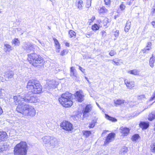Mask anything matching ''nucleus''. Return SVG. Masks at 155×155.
<instances>
[{"mask_svg": "<svg viewBox=\"0 0 155 155\" xmlns=\"http://www.w3.org/2000/svg\"><path fill=\"white\" fill-rule=\"evenodd\" d=\"M27 60L32 66L39 68L44 67L45 62L43 57L35 52L28 54Z\"/></svg>", "mask_w": 155, "mask_h": 155, "instance_id": "1", "label": "nucleus"}, {"mask_svg": "<svg viewBox=\"0 0 155 155\" xmlns=\"http://www.w3.org/2000/svg\"><path fill=\"white\" fill-rule=\"evenodd\" d=\"M26 88L28 91L34 94H40L43 92L42 85L39 81L35 79L29 80L27 83Z\"/></svg>", "mask_w": 155, "mask_h": 155, "instance_id": "2", "label": "nucleus"}, {"mask_svg": "<svg viewBox=\"0 0 155 155\" xmlns=\"http://www.w3.org/2000/svg\"><path fill=\"white\" fill-rule=\"evenodd\" d=\"M73 94L68 91L62 94L58 98L60 104L63 107L69 108L73 104Z\"/></svg>", "mask_w": 155, "mask_h": 155, "instance_id": "3", "label": "nucleus"}, {"mask_svg": "<svg viewBox=\"0 0 155 155\" xmlns=\"http://www.w3.org/2000/svg\"><path fill=\"white\" fill-rule=\"evenodd\" d=\"M28 148L27 143L25 141H21L15 146L14 154L15 155H27Z\"/></svg>", "mask_w": 155, "mask_h": 155, "instance_id": "4", "label": "nucleus"}, {"mask_svg": "<svg viewBox=\"0 0 155 155\" xmlns=\"http://www.w3.org/2000/svg\"><path fill=\"white\" fill-rule=\"evenodd\" d=\"M23 107V108L22 109L20 107L17 109L19 111L18 113L30 117H34L36 114V110L34 107L26 104H25V105Z\"/></svg>", "mask_w": 155, "mask_h": 155, "instance_id": "5", "label": "nucleus"}, {"mask_svg": "<svg viewBox=\"0 0 155 155\" xmlns=\"http://www.w3.org/2000/svg\"><path fill=\"white\" fill-rule=\"evenodd\" d=\"M60 126L63 130L68 132H71L74 129L73 124L67 120L63 121L60 123Z\"/></svg>", "mask_w": 155, "mask_h": 155, "instance_id": "6", "label": "nucleus"}, {"mask_svg": "<svg viewBox=\"0 0 155 155\" xmlns=\"http://www.w3.org/2000/svg\"><path fill=\"white\" fill-rule=\"evenodd\" d=\"M23 98H22L19 95H15L13 97V99L14 102L15 104L16 105H17V107L16 109V110L18 112H19V111H18V109L20 107L21 109L23 108V107L25 105V104H23V103H22L21 101L22 100H23Z\"/></svg>", "mask_w": 155, "mask_h": 155, "instance_id": "7", "label": "nucleus"}, {"mask_svg": "<svg viewBox=\"0 0 155 155\" xmlns=\"http://www.w3.org/2000/svg\"><path fill=\"white\" fill-rule=\"evenodd\" d=\"M96 21L97 23L100 25L101 27L107 28L109 26L110 21L108 18L105 17L102 20L100 19H98Z\"/></svg>", "mask_w": 155, "mask_h": 155, "instance_id": "8", "label": "nucleus"}, {"mask_svg": "<svg viewBox=\"0 0 155 155\" xmlns=\"http://www.w3.org/2000/svg\"><path fill=\"white\" fill-rule=\"evenodd\" d=\"M115 136V134L114 133L111 132L108 134L104 141V145H107L110 142L114 140Z\"/></svg>", "mask_w": 155, "mask_h": 155, "instance_id": "9", "label": "nucleus"}, {"mask_svg": "<svg viewBox=\"0 0 155 155\" xmlns=\"http://www.w3.org/2000/svg\"><path fill=\"white\" fill-rule=\"evenodd\" d=\"M74 97L79 102H82L84 100V95L81 90L76 91L74 94Z\"/></svg>", "mask_w": 155, "mask_h": 155, "instance_id": "10", "label": "nucleus"}, {"mask_svg": "<svg viewBox=\"0 0 155 155\" xmlns=\"http://www.w3.org/2000/svg\"><path fill=\"white\" fill-rule=\"evenodd\" d=\"M23 101L28 103H36L38 101L37 97L36 96H30L29 95L23 97Z\"/></svg>", "mask_w": 155, "mask_h": 155, "instance_id": "11", "label": "nucleus"}, {"mask_svg": "<svg viewBox=\"0 0 155 155\" xmlns=\"http://www.w3.org/2000/svg\"><path fill=\"white\" fill-rule=\"evenodd\" d=\"M92 109V106L90 104H87L84 107L82 111L83 114V117L84 118L87 117L88 116V114L90 112Z\"/></svg>", "mask_w": 155, "mask_h": 155, "instance_id": "12", "label": "nucleus"}, {"mask_svg": "<svg viewBox=\"0 0 155 155\" xmlns=\"http://www.w3.org/2000/svg\"><path fill=\"white\" fill-rule=\"evenodd\" d=\"M130 130V128L122 126L119 128V132L123 137L127 136L129 134Z\"/></svg>", "mask_w": 155, "mask_h": 155, "instance_id": "13", "label": "nucleus"}, {"mask_svg": "<svg viewBox=\"0 0 155 155\" xmlns=\"http://www.w3.org/2000/svg\"><path fill=\"white\" fill-rule=\"evenodd\" d=\"M124 84L127 88L129 89H134L135 87V82L134 81L129 79L124 80Z\"/></svg>", "mask_w": 155, "mask_h": 155, "instance_id": "14", "label": "nucleus"}, {"mask_svg": "<svg viewBox=\"0 0 155 155\" xmlns=\"http://www.w3.org/2000/svg\"><path fill=\"white\" fill-rule=\"evenodd\" d=\"M98 12L100 15H104L108 12V10L105 6H103L100 7L98 9Z\"/></svg>", "mask_w": 155, "mask_h": 155, "instance_id": "15", "label": "nucleus"}, {"mask_svg": "<svg viewBox=\"0 0 155 155\" xmlns=\"http://www.w3.org/2000/svg\"><path fill=\"white\" fill-rule=\"evenodd\" d=\"M150 126V123L148 122L140 121L139 124V127L142 130H146Z\"/></svg>", "mask_w": 155, "mask_h": 155, "instance_id": "16", "label": "nucleus"}, {"mask_svg": "<svg viewBox=\"0 0 155 155\" xmlns=\"http://www.w3.org/2000/svg\"><path fill=\"white\" fill-rule=\"evenodd\" d=\"M53 39L54 42V46L56 48V52L59 53L61 48V45L57 39L53 38Z\"/></svg>", "mask_w": 155, "mask_h": 155, "instance_id": "17", "label": "nucleus"}, {"mask_svg": "<svg viewBox=\"0 0 155 155\" xmlns=\"http://www.w3.org/2000/svg\"><path fill=\"white\" fill-rule=\"evenodd\" d=\"M70 75L71 77L77 78V73L74 67H71L70 68Z\"/></svg>", "mask_w": 155, "mask_h": 155, "instance_id": "18", "label": "nucleus"}, {"mask_svg": "<svg viewBox=\"0 0 155 155\" xmlns=\"http://www.w3.org/2000/svg\"><path fill=\"white\" fill-rule=\"evenodd\" d=\"M4 49L6 53L9 52L13 49V48L11 45L8 44H4Z\"/></svg>", "mask_w": 155, "mask_h": 155, "instance_id": "19", "label": "nucleus"}, {"mask_svg": "<svg viewBox=\"0 0 155 155\" xmlns=\"http://www.w3.org/2000/svg\"><path fill=\"white\" fill-rule=\"evenodd\" d=\"M7 136V134L5 132L0 131V142L5 140Z\"/></svg>", "mask_w": 155, "mask_h": 155, "instance_id": "20", "label": "nucleus"}, {"mask_svg": "<svg viewBox=\"0 0 155 155\" xmlns=\"http://www.w3.org/2000/svg\"><path fill=\"white\" fill-rule=\"evenodd\" d=\"M101 28L100 25L98 23H95L91 26V29L93 31H96L98 30Z\"/></svg>", "mask_w": 155, "mask_h": 155, "instance_id": "21", "label": "nucleus"}, {"mask_svg": "<svg viewBox=\"0 0 155 155\" xmlns=\"http://www.w3.org/2000/svg\"><path fill=\"white\" fill-rule=\"evenodd\" d=\"M148 119L150 121L155 119V110L152 111L149 114Z\"/></svg>", "mask_w": 155, "mask_h": 155, "instance_id": "22", "label": "nucleus"}, {"mask_svg": "<svg viewBox=\"0 0 155 155\" xmlns=\"http://www.w3.org/2000/svg\"><path fill=\"white\" fill-rule=\"evenodd\" d=\"M83 5V2L82 0H78L75 3L76 6L79 9H82Z\"/></svg>", "mask_w": 155, "mask_h": 155, "instance_id": "23", "label": "nucleus"}, {"mask_svg": "<svg viewBox=\"0 0 155 155\" xmlns=\"http://www.w3.org/2000/svg\"><path fill=\"white\" fill-rule=\"evenodd\" d=\"M97 118H94L93 119L91 122L89 124L88 126L89 128H94L95 127L96 124L97 123Z\"/></svg>", "mask_w": 155, "mask_h": 155, "instance_id": "24", "label": "nucleus"}, {"mask_svg": "<svg viewBox=\"0 0 155 155\" xmlns=\"http://www.w3.org/2000/svg\"><path fill=\"white\" fill-rule=\"evenodd\" d=\"M59 54V55L61 57H64L66 56L69 52L68 49H64L62 50Z\"/></svg>", "mask_w": 155, "mask_h": 155, "instance_id": "25", "label": "nucleus"}, {"mask_svg": "<svg viewBox=\"0 0 155 155\" xmlns=\"http://www.w3.org/2000/svg\"><path fill=\"white\" fill-rule=\"evenodd\" d=\"M128 73L130 74L137 75L139 74V71L137 69H134L128 71Z\"/></svg>", "mask_w": 155, "mask_h": 155, "instance_id": "26", "label": "nucleus"}, {"mask_svg": "<svg viewBox=\"0 0 155 155\" xmlns=\"http://www.w3.org/2000/svg\"><path fill=\"white\" fill-rule=\"evenodd\" d=\"M68 34L69 35V36L70 38H74L76 37V33L72 30H70L68 31Z\"/></svg>", "mask_w": 155, "mask_h": 155, "instance_id": "27", "label": "nucleus"}, {"mask_svg": "<svg viewBox=\"0 0 155 155\" xmlns=\"http://www.w3.org/2000/svg\"><path fill=\"white\" fill-rule=\"evenodd\" d=\"M155 61V57L152 55L149 60V65L151 67L153 68L154 67Z\"/></svg>", "mask_w": 155, "mask_h": 155, "instance_id": "28", "label": "nucleus"}, {"mask_svg": "<svg viewBox=\"0 0 155 155\" xmlns=\"http://www.w3.org/2000/svg\"><path fill=\"white\" fill-rule=\"evenodd\" d=\"M105 117L108 120L113 122H116L117 120L114 117L109 116L107 114H105Z\"/></svg>", "mask_w": 155, "mask_h": 155, "instance_id": "29", "label": "nucleus"}, {"mask_svg": "<svg viewBox=\"0 0 155 155\" xmlns=\"http://www.w3.org/2000/svg\"><path fill=\"white\" fill-rule=\"evenodd\" d=\"M121 60L118 58H116L113 59L112 61L113 62L114 64L116 65H119L120 64V61Z\"/></svg>", "mask_w": 155, "mask_h": 155, "instance_id": "30", "label": "nucleus"}, {"mask_svg": "<svg viewBox=\"0 0 155 155\" xmlns=\"http://www.w3.org/2000/svg\"><path fill=\"white\" fill-rule=\"evenodd\" d=\"M131 23L130 22H127L125 25L124 28V31L126 32H128L129 31V30L130 28Z\"/></svg>", "mask_w": 155, "mask_h": 155, "instance_id": "31", "label": "nucleus"}, {"mask_svg": "<svg viewBox=\"0 0 155 155\" xmlns=\"http://www.w3.org/2000/svg\"><path fill=\"white\" fill-rule=\"evenodd\" d=\"M83 135L86 137H88L91 134V131L90 130H84L83 131Z\"/></svg>", "mask_w": 155, "mask_h": 155, "instance_id": "32", "label": "nucleus"}, {"mask_svg": "<svg viewBox=\"0 0 155 155\" xmlns=\"http://www.w3.org/2000/svg\"><path fill=\"white\" fill-rule=\"evenodd\" d=\"M50 136H45L42 138L43 142L45 144H48L49 142V140H50Z\"/></svg>", "mask_w": 155, "mask_h": 155, "instance_id": "33", "label": "nucleus"}, {"mask_svg": "<svg viewBox=\"0 0 155 155\" xmlns=\"http://www.w3.org/2000/svg\"><path fill=\"white\" fill-rule=\"evenodd\" d=\"M124 101L122 100L118 99L114 101V103L116 106L120 105L124 103Z\"/></svg>", "mask_w": 155, "mask_h": 155, "instance_id": "34", "label": "nucleus"}, {"mask_svg": "<svg viewBox=\"0 0 155 155\" xmlns=\"http://www.w3.org/2000/svg\"><path fill=\"white\" fill-rule=\"evenodd\" d=\"M26 49L30 51H34L35 49L34 45L32 44H30L26 48Z\"/></svg>", "mask_w": 155, "mask_h": 155, "instance_id": "35", "label": "nucleus"}, {"mask_svg": "<svg viewBox=\"0 0 155 155\" xmlns=\"http://www.w3.org/2000/svg\"><path fill=\"white\" fill-rule=\"evenodd\" d=\"M50 140H49V144L50 145H52L53 144H54L55 142V138L53 137L50 136Z\"/></svg>", "mask_w": 155, "mask_h": 155, "instance_id": "36", "label": "nucleus"}, {"mask_svg": "<svg viewBox=\"0 0 155 155\" xmlns=\"http://www.w3.org/2000/svg\"><path fill=\"white\" fill-rule=\"evenodd\" d=\"M20 43V41L17 38H15L12 41V43L15 45H18Z\"/></svg>", "mask_w": 155, "mask_h": 155, "instance_id": "37", "label": "nucleus"}, {"mask_svg": "<svg viewBox=\"0 0 155 155\" xmlns=\"http://www.w3.org/2000/svg\"><path fill=\"white\" fill-rule=\"evenodd\" d=\"M139 137L140 136L138 134H135L132 136L131 140L133 141H136L137 140Z\"/></svg>", "mask_w": 155, "mask_h": 155, "instance_id": "38", "label": "nucleus"}, {"mask_svg": "<svg viewBox=\"0 0 155 155\" xmlns=\"http://www.w3.org/2000/svg\"><path fill=\"white\" fill-rule=\"evenodd\" d=\"M126 8L124 3L123 2H121L119 6V8L122 11H124Z\"/></svg>", "mask_w": 155, "mask_h": 155, "instance_id": "39", "label": "nucleus"}, {"mask_svg": "<svg viewBox=\"0 0 155 155\" xmlns=\"http://www.w3.org/2000/svg\"><path fill=\"white\" fill-rule=\"evenodd\" d=\"M150 151L153 153H155V142L152 143L150 146Z\"/></svg>", "mask_w": 155, "mask_h": 155, "instance_id": "40", "label": "nucleus"}, {"mask_svg": "<svg viewBox=\"0 0 155 155\" xmlns=\"http://www.w3.org/2000/svg\"><path fill=\"white\" fill-rule=\"evenodd\" d=\"M146 99V97L144 94L140 95L137 97V100L139 101H142Z\"/></svg>", "mask_w": 155, "mask_h": 155, "instance_id": "41", "label": "nucleus"}, {"mask_svg": "<svg viewBox=\"0 0 155 155\" xmlns=\"http://www.w3.org/2000/svg\"><path fill=\"white\" fill-rule=\"evenodd\" d=\"M92 0H87L85 4L86 7L88 8L91 7V5Z\"/></svg>", "mask_w": 155, "mask_h": 155, "instance_id": "42", "label": "nucleus"}, {"mask_svg": "<svg viewBox=\"0 0 155 155\" xmlns=\"http://www.w3.org/2000/svg\"><path fill=\"white\" fill-rule=\"evenodd\" d=\"M155 14V1L153 2V5L152 6V8L151 11V14L152 15H153Z\"/></svg>", "mask_w": 155, "mask_h": 155, "instance_id": "43", "label": "nucleus"}, {"mask_svg": "<svg viewBox=\"0 0 155 155\" xmlns=\"http://www.w3.org/2000/svg\"><path fill=\"white\" fill-rule=\"evenodd\" d=\"M117 53L116 51L114 50H110L109 53V55L111 56H113L116 54Z\"/></svg>", "mask_w": 155, "mask_h": 155, "instance_id": "44", "label": "nucleus"}, {"mask_svg": "<svg viewBox=\"0 0 155 155\" xmlns=\"http://www.w3.org/2000/svg\"><path fill=\"white\" fill-rule=\"evenodd\" d=\"M95 20V17L94 16H93L92 17L88 20V23L89 25L93 22Z\"/></svg>", "mask_w": 155, "mask_h": 155, "instance_id": "45", "label": "nucleus"}, {"mask_svg": "<svg viewBox=\"0 0 155 155\" xmlns=\"http://www.w3.org/2000/svg\"><path fill=\"white\" fill-rule=\"evenodd\" d=\"M150 50V49L149 48H144L143 49H142L141 50V51L143 54H147L149 52V51Z\"/></svg>", "mask_w": 155, "mask_h": 155, "instance_id": "46", "label": "nucleus"}, {"mask_svg": "<svg viewBox=\"0 0 155 155\" xmlns=\"http://www.w3.org/2000/svg\"><path fill=\"white\" fill-rule=\"evenodd\" d=\"M14 75V74L12 71H10L7 74V75L8 78H12Z\"/></svg>", "mask_w": 155, "mask_h": 155, "instance_id": "47", "label": "nucleus"}, {"mask_svg": "<svg viewBox=\"0 0 155 155\" xmlns=\"http://www.w3.org/2000/svg\"><path fill=\"white\" fill-rule=\"evenodd\" d=\"M124 1H126V4L129 5H131L134 1L135 0H123Z\"/></svg>", "mask_w": 155, "mask_h": 155, "instance_id": "48", "label": "nucleus"}, {"mask_svg": "<svg viewBox=\"0 0 155 155\" xmlns=\"http://www.w3.org/2000/svg\"><path fill=\"white\" fill-rule=\"evenodd\" d=\"M104 4L107 5H110L111 1V0H104Z\"/></svg>", "mask_w": 155, "mask_h": 155, "instance_id": "49", "label": "nucleus"}, {"mask_svg": "<svg viewBox=\"0 0 155 155\" xmlns=\"http://www.w3.org/2000/svg\"><path fill=\"white\" fill-rule=\"evenodd\" d=\"M152 43L151 42H149L147 43V45L146 46V48H149L151 50V49Z\"/></svg>", "mask_w": 155, "mask_h": 155, "instance_id": "50", "label": "nucleus"}, {"mask_svg": "<svg viewBox=\"0 0 155 155\" xmlns=\"http://www.w3.org/2000/svg\"><path fill=\"white\" fill-rule=\"evenodd\" d=\"M114 35L115 37H117L119 34V31L118 30H116L114 32Z\"/></svg>", "mask_w": 155, "mask_h": 155, "instance_id": "51", "label": "nucleus"}, {"mask_svg": "<svg viewBox=\"0 0 155 155\" xmlns=\"http://www.w3.org/2000/svg\"><path fill=\"white\" fill-rule=\"evenodd\" d=\"M155 100V95L153 94L152 96L150 98L149 101H151L153 100ZM155 102V100L152 103V104Z\"/></svg>", "mask_w": 155, "mask_h": 155, "instance_id": "52", "label": "nucleus"}, {"mask_svg": "<svg viewBox=\"0 0 155 155\" xmlns=\"http://www.w3.org/2000/svg\"><path fill=\"white\" fill-rule=\"evenodd\" d=\"M93 34V33L92 32H89L86 34V36L87 37L89 38Z\"/></svg>", "mask_w": 155, "mask_h": 155, "instance_id": "53", "label": "nucleus"}, {"mask_svg": "<svg viewBox=\"0 0 155 155\" xmlns=\"http://www.w3.org/2000/svg\"><path fill=\"white\" fill-rule=\"evenodd\" d=\"M101 34L102 36L103 37H104L106 35V32L105 31H101Z\"/></svg>", "mask_w": 155, "mask_h": 155, "instance_id": "54", "label": "nucleus"}, {"mask_svg": "<svg viewBox=\"0 0 155 155\" xmlns=\"http://www.w3.org/2000/svg\"><path fill=\"white\" fill-rule=\"evenodd\" d=\"M79 68L83 72H84L85 71V69L82 68L81 67L79 66Z\"/></svg>", "mask_w": 155, "mask_h": 155, "instance_id": "55", "label": "nucleus"}, {"mask_svg": "<svg viewBox=\"0 0 155 155\" xmlns=\"http://www.w3.org/2000/svg\"><path fill=\"white\" fill-rule=\"evenodd\" d=\"M3 111L2 107L0 106V116H1L3 113Z\"/></svg>", "mask_w": 155, "mask_h": 155, "instance_id": "56", "label": "nucleus"}, {"mask_svg": "<svg viewBox=\"0 0 155 155\" xmlns=\"http://www.w3.org/2000/svg\"><path fill=\"white\" fill-rule=\"evenodd\" d=\"M151 25L153 26V27H155V21H153L151 22Z\"/></svg>", "mask_w": 155, "mask_h": 155, "instance_id": "57", "label": "nucleus"}, {"mask_svg": "<svg viewBox=\"0 0 155 155\" xmlns=\"http://www.w3.org/2000/svg\"><path fill=\"white\" fill-rule=\"evenodd\" d=\"M65 46L67 47H69L70 46V44L68 42H66L65 43Z\"/></svg>", "mask_w": 155, "mask_h": 155, "instance_id": "58", "label": "nucleus"}, {"mask_svg": "<svg viewBox=\"0 0 155 155\" xmlns=\"http://www.w3.org/2000/svg\"><path fill=\"white\" fill-rule=\"evenodd\" d=\"M85 78L87 80V81H88V78L87 77H85Z\"/></svg>", "mask_w": 155, "mask_h": 155, "instance_id": "59", "label": "nucleus"}, {"mask_svg": "<svg viewBox=\"0 0 155 155\" xmlns=\"http://www.w3.org/2000/svg\"><path fill=\"white\" fill-rule=\"evenodd\" d=\"M153 94L155 95V91H154V92L153 93Z\"/></svg>", "mask_w": 155, "mask_h": 155, "instance_id": "60", "label": "nucleus"}]
</instances>
